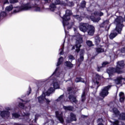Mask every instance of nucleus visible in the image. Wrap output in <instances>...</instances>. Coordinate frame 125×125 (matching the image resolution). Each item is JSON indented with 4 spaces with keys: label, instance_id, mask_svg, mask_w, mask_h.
Here are the masks:
<instances>
[{
    "label": "nucleus",
    "instance_id": "obj_1",
    "mask_svg": "<svg viewBox=\"0 0 125 125\" xmlns=\"http://www.w3.org/2000/svg\"><path fill=\"white\" fill-rule=\"evenodd\" d=\"M64 76H65V73H64L63 72L60 73V72H59V67H57L55 72L53 73V75H52L49 78L50 83H52L51 85V86H53V87H50L45 94L43 93L42 96H40L38 98L39 103H42V102L45 100L46 103L47 104H49L50 101H49L48 99L45 98V95H47V96H49V95H50L52 92H54L55 89L59 88L60 86L59 85L60 82L58 81V78H62Z\"/></svg>",
    "mask_w": 125,
    "mask_h": 125
},
{
    "label": "nucleus",
    "instance_id": "obj_2",
    "mask_svg": "<svg viewBox=\"0 0 125 125\" xmlns=\"http://www.w3.org/2000/svg\"><path fill=\"white\" fill-rule=\"evenodd\" d=\"M33 9L36 12H41L45 9L44 7H42L39 4H33L31 3H27L22 4L21 6H18L16 8L14 12H20V11H27L28 10H32Z\"/></svg>",
    "mask_w": 125,
    "mask_h": 125
},
{
    "label": "nucleus",
    "instance_id": "obj_3",
    "mask_svg": "<svg viewBox=\"0 0 125 125\" xmlns=\"http://www.w3.org/2000/svg\"><path fill=\"white\" fill-rule=\"evenodd\" d=\"M124 22V18L123 17H118L117 19L115 20L114 23L116 25V29L112 30L109 36V38L110 40H113L115 39L118 34H121L122 30H123V27L124 25L122 24Z\"/></svg>",
    "mask_w": 125,
    "mask_h": 125
},
{
    "label": "nucleus",
    "instance_id": "obj_4",
    "mask_svg": "<svg viewBox=\"0 0 125 125\" xmlns=\"http://www.w3.org/2000/svg\"><path fill=\"white\" fill-rule=\"evenodd\" d=\"M125 66V62L124 61H121L118 62H117L116 68L110 67L107 70V73L108 74L109 77H112L115 73H117V74H121L122 70Z\"/></svg>",
    "mask_w": 125,
    "mask_h": 125
},
{
    "label": "nucleus",
    "instance_id": "obj_5",
    "mask_svg": "<svg viewBox=\"0 0 125 125\" xmlns=\"http://www.w3.org/2000/svg\"><path fill=\"white\" fill-rule=\"evenodd\" d=\"M72 15V11L70 10H67L65 12V15L62 17V25L63 26L64 32L65 33L66 38L67 36V32H66V27H67V29H71L72 28V25L74 24L73 23L71 25H70V23L68 22V20H70V16Z\"/></svg>",
    "mask_w": 125,
    "mask_h": 125
},
{
    "label": "nucleus",
    "instance_id": "obj_6",
    "mask_svg": "<svg viewBox=\"0 0 125 125\" xmlns=\"http://www.w3.org/2000/svg\"><path fill=\"white\" fill-rule=\"evenodd\" d=\"M74 37L76 39V42L75 45L72 47V49H75L76 47V51L78 53V52H80L82 43H83V37L79 33H77V35Z\"/></svg>",
    "mask_w": 125,
    "mask_h": 125
},
{
    "label": "nucleus",
    "instance_id": "obj_7",
    "mask_svg": "<svg viewBox=\"0 0 125 125\" xmlns=\"http://www.w3.org/2000/svg\"><path fill=\"white\" fill-rule=\"evenodd\" d=\"M111 112L116 116L118 117L120 120H125V113H120L119 110L114 106H111Z\"/></svg>",
    "mask_w": 125,
    "mask_h": 125
},
{
    "label": "nucleus",
    "instance_id": "obj_8",
    "mask_svg": "<svg viewBox=\"0 0 125 125\" xmlns=\"http://www.w3.org/2000/svg\"><path fill=\"white\" fill-rule=\"evenodd\" d=\"M67 91L69 94L68 98L70 101H71V102L75 103V104H77V103H78V100H77V98L75 96V93L73 92V88L71 87H68L67 88Z\"/></svg>",
    "mask_w": 125,
    "mask_h": 125
},
{
    "label": "nucleus",
    "instance_id": "obj_9",
    "mask_svg": "<svg viewBox=\"0 0 125 125\" xmlns=\"http://www.w3.org/2000/svg\"><path fill=\"white\" fill-rule=\"evenodd\" d=\"M94 15V16H93ZM104 14L103 12H99L98 11H96L94 12L93 14H92V16H91L90 17V19H91V20L92 21H93V22H99V21H100V20H101V18L100 17H98V18H95V17L94 16H103Z\"/></svg>",
    "mask_w": 125,
    "mask_h": 125
},
{
    "label": "nucleus",
    "instance_id": "obj_10",
    "mask_svg": "<svg viewBox=\"0 0 125 125\" xmlns=\"http://www.w3.org/2000/svg\"><path fill=\"white\" fill-rule=\"evenodd\" d=\"M111 87H112V85H109L107 86H105L103 89H102V91L100 93V96H101V97H103V98L106 97V96H107V95L109 94V92L108 91L109 89L111 88Z\"/></svg>",
    "mask_w": 125,
    "mask_h": 125
},
{
    "label": "nucleus",
    "instance_id": "obj_11",
    "mask_svg": "<svg viewBox=\"0 0 125 125\" xmlns=\"http://www.w3.org/2000/svg\"><path fill=\"white\" fill-rule=\"evenodd\" d=\"M100 79H101V76H100L98 74H96L95 77L93 79V84H94L95 86H92V88H94L95 87L98 88V84H99V82L98 81H99Z\"/></svg>",
    "mask_w": 125,
    "mask_h": 125
},
{
    "label": "nucleus",
    "instance_id": "obj_12",
    "mask_svg": "<svg viewBox=\"0 0 125 125\" xmlns=\"http://www.w3.org/2000/svg\"><path fill=\"white\" fill-rule=\"evenodd\" d=\"M88 23H81L79 26V29L81 32H83V33H85L88 28L89 26Z\"/></svg>",
    "mask_w": 125,
    "mask_h": 125
},
{
    "label": "nucleus",
    "instance_id": "obj_13",
    "mask_svg": "<svg viewBox=\"0 0 125 125\" xmlns=\"http://www.w3.org/2000/svg\"><path fill=\"white\" fill-rule=\"evenodd\" d=\"M88 35L89 36H93L95 33V27L92 25H89L88 26L87 29Z\"/></svg>",
    "mask_w": 125,
    "mask_h": 125
},
{
    "label": "nucleus",
    "instance_id": "obj_14",
    "mask_svg": "<svg viewBox=\"0 0 125 125\" xmlns=\"http://www.w3.org/2000/svg\"><path fill=\"white\" fill-rule=\"evenodd\" d=\"M0 116L3 119H9V116H10V113L8 111H2L0 112Z\"/></svg>",
    "mask_w": 125,
    "mask_h": 125
},
{
    "label": "nucleus",
    "instance_id": "obj_15",
    "mask_svg": "<svg viewBox=\"0 0 125 125\" xmlns=\"http://www.w3.org/2000/svg\"><path fill=\"white\" fill-rule=\"evenodd\" d=\"M56 116L62 124L64 123V119H63V115L62 112L56 111Z\"/></svg>",
    "mask_w": 125,
    "mask_h": 125
},
{
    "label": "nucleus",
    "instance_id": "obj_16",
    "mask_svg": "<svg viewBox=\"0 0 125 125\" xmlns=\"http://www.w3.org/2000/svg\"><path fill=\"white\" fill-rule=\"evenodd\" d=\"M73 121H77V118H76V115L74 114L73 113H70V119L67 118L66 119V123L69 124Z\"/></svg>",
    "mask_w": 125,
    "mask_h": 125
},
{
    "label": "nucleus",
    "instance_id": "obj_17",
    "mask_svg": "<svg viewBox=\"0 0 125 125\" xmlns=\"http://www.w3.org/2000/svg\"><path fill=\"white\" fill-rule=\"evenodd\" d=\"M100 28H107L109 27V20L104 21L102 23L100 24Z\"/></svg>",
    "mask_w": 125,
    "mask_h": 125
},
{
    "label": "nucleus",
    "instance_id": "obj_18",
    "mask_svg": "<svg viewBox=\"0 0 125 125\" xmlns=\"http://www.w3.org/2000/svg\"><path fill=\"white\" fill-rule=\"evenodd\" d=\"M19 107L23 109V111H25V112H28V111H30V109H31V107L30 106H28V107H25L24 104L22 103H19Z\"/></svg>",
    "mask_w": 125,
    "mask_h": 125
},
{
    "label": "nucleus",
    "instance_id": "obj_19",
    "mask_svg": "<svg viewBox=\"0 0 125 125\" xmlns=\"http://www.w3.org/2000/svg\"><path fill=\"white\" fill-rule=\"evenodd\" d=\"M119 97H120V102H121V103H123L125 102V94L123 92H121L119 93Z\"/></svg>",
    "mask_w": 125,
    "mask_h": 125
},
{
    "label": "nucleus",
    "instance_id": "obj_20",
    "mask_svg": "<svg viewBox=\"0 0 125 125\" xmlns=\"http://www.w3.org/2000/svg\"><path fill=\"white\" fill-rule=\"evenodd\" d=\"M49 9H50V11H55L57 9L56 5L53 3H51L49 5Z\"/></svg>",
    "mask_w": 125,
    "mask_h": 125
},
{
    "label": "nucleus",
    "instance_id": "obj_21",
    "mask_svg": "<svg viewBox=\"0 0 125 125\" xmlns=\"http://www.w3.org/2000/svg\"><path fill=\"white\" fill-rule=\"evenodd\" d=\"M123 80H125V78H123V77L120 76L117 77V78L114 80V82L116 84H121V83H122Z\"/></svg>",
    "mask_w": 125,
    "mask_h": 125
},
{
    "label": "nucleus",
    "instance_id": "obj_22",
    "mask_svg": "<svg viewBox=\"0 0 125 125\" xmlns=\"http://www.w3.org/2000/svg\"><path fill=\"white\" fill-rule=\"evenodd\" d=\"M83 61V52L80 54V58L78 60V64H81Z\"/></svg>",
    "mask_w": 125,
    "mask_h": 125
},
{
    "label": "nucleus",
    "instance_id": "obj_23",
    "mask_svg": "<svg viewBox=\"0 0 125 125\" xmlns=\"http://www.w3.org/2000/svg\"><path fill=\"white\" fill-rule=\"evenodd\" d=\"M57 101H59L61 103H63V102H65V100H64V95H61L57 100Z\"/></svg>",
    "mask_w": 125,
    "mask_h": 125
},
{
    "label": "nucleus",
    "instance_id": "obj_24",
    "mask_svg": "<svg viewBox=\"0 0 125 125\" xmlns=\"http://www.w3.org/2000/svg\"><path fill=\"white\" fill-rule=\"evenodd\" d=\"M22 116L24 117V120H26L28 122V120H29V116H30V114L28 112L25 113L23 112V114H22Z\"/></svg>",
    "mask_w": 125,
    "mask_h": 125
},
{
    "label": "nucleus",
    "instance_id": "obj_25",
    "mask_svg": "<svg viewBox=\"0 0 125 125\" xmlns=\"http://www.w3.org/2000/svg\"><path fill=\"white\" fill-rule=\"evenodd\" d=\"M63 108L65 111H73V106L71 105L67 106H63Z\"/></svg>",
    "mask_w": 125,
    "mask_h": 125
},
{
    "label": "nucleus",
    "instance_id": "obj_26",
    "mask_svg": "<svg viewBox=\"0 0 125 125\" xmlns=\"http://www.w3.org/2000/svg\"><path fill=\"white\" fill-rule=\"evenodd\" d=\"M64 65L66 67H68V68H73V64L71 63L70 62L66 61L64 62Z\"/></svg>",
    "mask_w": 125,
    "mask_h": 125
},
{
    "label": "nucleus",
    "instance_id": "obj_27",
    "mask_svg": "<svg viewBox=\"0 0 125 125\" xmlns=\"http://www.w3.org/2000/svg\"><path fill=\"white\" fill-rule=\"evenodd\" d=\"M81 98L82 102H84L85 101V90L83 91Z\"/></svg>",
    "mask_w": 125,
    "mask_h": 125
},
{
    "label": "nucleus",
    "instance_id": "obj_28",
    "mask_svg": "<svg viewBox=\"0 0 125 125\" xmlns=\"http://www.w3.org/2000/svg\"><path fill=\"white\" fill-rule=\"evenodd\" d=\"M63 61H64V59L63 58V57H61L58 60L57 66H59V65H61V64H62V63L63 62Z\"/></svg>",
    "mask_w": 125,
    "mask_h": 125
},
{
    "label": "nucleus",
    "instance_id": "obj_29",
    "mask_svg": "<svg viewBox=\"0 0 125 125\" xmlns=\"http://www.w3.org/2000/svg\"><path fill=\"white\" fill-rule=\"evenodd\" d=\"M52 2V3H54V4H55L56 5H57V4H61V5H62V3H61L60 0H53Z\"/></svg>",
    "mask_w": 125,
    "mask_h": 125
},
{
    "label": "nucleus",
    "instance_id": "obj_30",
    "mask_svg": "<svg viewBox=\"0 0 125 125\" xmlns=\"http://www.w3.org/2000/svg\"><path fill=\"white\" fill-rule=\"evenodd\" d=\"M75 82L76 83H80V82L81 83H85L84 80H83L82 78H77L75 79Z\"/></svg>",
    "mask_w": 125,
    "mask_h": 125
},
{
    "label": "nucleus",
    "instance_id": "obj_31",
    "mask_svg": "<svg viewBox=\"0 0 125 125\" xmlns=\"http://www.w3.org/2000/svg\"><path fill=\"white\" fill-rule=\"evenodd\" d=\"M12 9H13V6H12V5H10L5 8L6 11H11Z\"/></svg>",
    "mask_w": 125,
    "mask_h": 125
},
{
    "label": "nucleus",
    "instance_id": "obj_32",
    "mask_svg": "<svg viewBox=\"0 0 125 125\" xmlns=\"http://www.w3.org/2000/svg\"><path fill=\"white\" fill-rule=\"evenodd\" d=\"M65 42V40L64 41L62 45V48L60 49V55H63V50H64V43Z\"/></svg>",
    "mask_w": 125,
    "mask_h": 125
},
{
    "label": "nucleus",
    "instance_id": "obj_33",
    "mask_svg": "<svg viewBox=\"0 0 125 125\" xmlns=\"http://www.w3.org/2000/svg\"><path fill=\"white\" fill-rule=\"evenodd\" d=\"M19 117H20V115L17 113L12 114V119H17V118H19Z\"/></svg>",
    "mask_w": 125,
    "mask_h": 125
},
{
    "label": "nucleus",
    "instance_id": "obj_34",
    "mask_svg": "<svg viewBox=\"0 0 125 125\" xmlns=\"http://www.w3.org/2000/svg\"><path fill=\"white\" fill-rule=\"evenodd\" d=\"M73 16L74 18H76V19H77L79 21H82V20H83V17L82 16H80L79 15H75Z\"/></svg>",
    "mask_w": 125,
    "mask_h": 125
},
{
    "label": "nucleus",
    "instance_id": "obj_35",
    "mask_svg": "<svg viewBox=\"0 0 125 125\" xmlns=\"http://www.w3.org/2000/svg\"><path fill=\"white\" fill-rule=\"evenodd\" d=\"M6 16V13L5 12H1L0 13V19H2L3 17H5Z\"/></svg>",
    "mask_w": 125,
    "mask_h": 125
},
{
    "label": "nucleus",
    "instance_id": "obj_36",
    "mask_svg": "<svg viewBox=\"0 0 125 125\" xmlns=\"http://www.w3.org/2000/svg\"><path fill=\"white\" fill-rule=\"evenodd\" d=\"M86 44L87 45H88V46H93V44L92 43V42L90 41L89 40H87L86 42Z\"/></svg>",
    "mask_w": 125,
    "mask_h": 125
},
{
    "label": "nucleus",
    "instance_id": "obj_37",
    "mask_svg": "<svg viewBox=\"0 0 125 125\" xmlns=\"http://www.w3.org/2000/svg\"><path fill=\"white\" fill-rule=\"evenodd\" d=\"M86 4V2H85V1L83 0L82 1V2L81 3V7H82V8H84V7H85V5Z\"/></svg>",
    "mask_w": 125,
    "mask_h": 125
},
{
    "label": "nucleus",
    "instance_id": "obj_38",
    "mask_svg": "<svg viewBox=\"0 0 125 125\" xmlns=\"http://www.w3.org/2000/svg\"><path fill=\"white\" fill-rule=\"evenodd\" d=\"M96 51L98 52V53H100V52H104V48L101 47L98 48L96 49Z\"/></svg>",
    "mask_w": 125,
    "mask_h": 125
},
{
    "label": "nucleus",
    "instance_id": "obj_39",
    "mask_svg": "<svg viewBox=\"0 0 125 125\" xmlns=\"http://www.w3.org/2000/svg\"><path fill=\"white\" fill-rule=\"evenodd\" d=\"M97 122H98V123H99L98 125H103V124L100 123H102L103 122V120H102V119H101V118L98 119L97 120Z\"/></svg>",
    "mask_w": 125,
    "mask_h": 125
},
{
    "label": "nucleus",
    "instance_id": "obj_40",
    "mask_svg": "<svg viewBox=\"0 0 125 125\" xmlns=\"http://www.w3.org/2000/svg\"><path fill=\"white\" fill-rule=\"evenodd\" d=\"M95 42L97 45L99 44V42H100V39L99 38L96 39L95 41Z\"/></svg>",
    "mask_w": 125,
    "mask_h": 125
},
{
    "label": "nucleus",
    "instance_id": "obj_41",
    "mask_svg": "<svg viewBox=\"0 0 125 125\" xmlns=\"http://www.w3.org/2000/svg\"><path fill=\"white\" fill-rule=\"evenodd\" d=\"M68 59L69 60H74L75 59V57H74V56H73V55H70L69 56H68Z\"/></svg>",
    "mask_w": 125,
    "mask_h": 125
},
{
    "label": "nucleus",
    "instance_id": "obj_42",
    "mask_svg": "<svg viewBox=\"0 0 125 125\" xmlns=\"http://www.w3.org/2000/svg\"><path fill=\"white\" fill-rule=\"evenodd\" d=\"M51 0H44L43 1V3H44V4H46L47 3H49V2H50Z\"/></svg>",
    "mask_w": 125,
    "mask_h": 125
},
{
    "label": "nucleus",
    "instance_id": "obj_43",
    "mask_svg": "<svg viewBox=\"0 0 125 125\" xmlns=\"http://www.w3.org/2000/svg\"><path fill=\"white\" fill-rule=\"evenodd\" d=\"M10 3H15L18 1V0H9Z\"/></svg>",
    "mask_w": 125,
    "mask_h": 125
},
{
    "label": "nucleus",
    "instance_id": "obj_44",
    "mask_svg": "<svg viewBox=\"0 0 125 125\" xmlns=\"http://www.w3.org/2000/svg\"><path fill=\"white\" fill-rule=\"evenodd\" d=\"M121 53H125V48L123 47L120 49Z\"/></svg>",
    "mask_w": 125,
    "mask_h": 125
},
{
    "label": "nucleus",
    "instance_id": "obj_45",
    "mask_svg": "<svg viewBox=\"0 0 125 125\" xmlns=\"http://www.w3.org/2000/svg\"><path fill=\"white\" fill-rule=\"evenodd\" d=\"M107 64H109V62H104L102 64L103 67H105V66H106V65H107Z\"/></svg>",
    "mask_w": 125,
    "mask_h": 125
},
{
    "label": "nucleus",
    "instance_id": "obj_46",
    "mask_svg": "<svg viewBox=\"0 0 125 125\" xmlns=\"http://www.w3.org/2000/svg\"><path fill=\"white\" fill-rule=\"evenodd\" d=\"M31 92H32V89H31V87H29L28 88V91H27V95H29V94H30V93H31Z\"/></svg>",
    "mask_w": 125,
    "mask_h": 125
},
{
    "label": "nucleus",
    "instance_id": "obj_47",
    "mask_svg": "<svg viewBox=\"0 0 125 125\" xmlns=\"http://www.w3.org/2000/svg\"><path fill=\"white\" fill-rule=\"evenodd\" d=\"M4 1V4H6V3H9L8 0H2Z\"/></svg>",
    "mask_w": 125,
    "mask_h": 125
},
{
    "label": "nucleus",
    "instance_id": "obj_48",
    "mask_svg": "<svg viewBox=\"0 0 125 125\" xmlns=\"http://www.w3.org/2000/svg\"><path fill=\"white\" fill-rule=\"evenodd\" d=\"M38 117H39V115L37 114L35 115V122H37V120H38Z\"/></svg>",
    "mask_w": 125,
    "mask_h": 125
},
{
    "label": "nucleus",
    "instance_id": "obj_49",
    "mask_svg": "<svg viewBox=\"0 0 125 125\" xmlns=\"http://www.w3.org/2000/svg\"><path fill=\"white\" fill-rule=\"evenodd\" d=\"M70 6H74V2H70Z\"/></svg>",
    "mask_w": 125,
    "mask_h": 125
},
{
    "label": "nucleus",
    "instance_id": "obj_50",
    "mask_svg": "<svg viewBox=\"0 0 125 125\" xmlns=\"http://www.w3.org/2000/svg\"><path fill=\"white\" fill-rule=\"evenodd\" d=\"M6 110H8V111H10V110H11V108H10V107H6Z\"/></svg>",
    "mask_w": 125,
    "mask_h": 125
},
{
    "label": "nucleus",
    "instance_id": "obj_51",
    "mask_svg": "<svg viewBox=\"0 0 125 125\" xmlns=\"http://www.w3.org/2000/svg\"><path fill=\"white\" fill-rule=\"evenodd\" d=\"M97 71L98 72H100V68L99 67H98Z\"/></svg>",
    "mask_w": 125,
    "mask_h": 125
},
{
    "label": "nucleus",
    "instance_id": "obj_52",
    "mask_svg": "<svg viewBox=\"0 0 125 125\" xmlns=\"http://www.w3.org/2000/svg\"><path fill=\"white\" fill-rule=\"evenodd\" d=\"M74 32H76V28H74Z\"/></svg>",
    "mask_w": 125,
    "mask_h": 125
},
{
    "label": "nucleus",
    "instance_id": "obj_53",
    "mask_svg": "<svg viewBox=\"0 0 125 125\" xmlns=\"http://www.w3.org/2000/svg\"><path fill=\"white\" fill-rule=\"evenodd\" d=\"M21 101H22L23 102V100L21 99Z\"/></svg>",
    "mask_w": 125,
    "mask_h": 125
},
{
    "label": "nucleus",
    "instance_id": "obj_54",
    "mask_svg": "<svg viewBox=\"0 0 125 125\" xmlns=\"http://www.w3.org/2000/svg\"><path fill=\"white\" fill-rule=\"evenodd\" d=\"M112 104H113V103H111V104H110V105H112Z\"/></svg>",
    "mask_w": 125,
    "mask_h": 125
},
{
    "label": "nucleus",
    "instance_id": "obj_55",
    "mask_svg": "<svg viewBox=\"0 0 125 125\" xmlns=\"http://www.w3.org/2000/svg\"><path fill=\"white\" fill-rule=\"evenodd\" d=\"M124 21L125 22V18H124Z\"/></svg>",
    "mask_w": 125,
    "mask_h": 125
},
{
    "label": "nucleus",
    "instance_id": "obj_56",
    "mask_svg": "<svg viewBox=\"0 0 125 125\" xmlns=\"http://www.w3.org/2000/svg\"><path fill=\"white\" fill-rule=\"evenodd\" d=\"M86 89H87V90H88V88H86Z\"/></svg>",
    "mask_w": 125,
    "mask_h": 125
}]
</instances>
